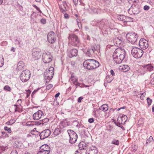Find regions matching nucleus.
<instances>
[{
    "mask_svg": "<svg viewBox=\"0 0 154 154\" xmlns=\"http://www.w3.org/2000/svg\"><path fill=\"white\" fill-rule=\"evenodd\" d=\"M153 69V66H152L150 64H148L146 65L144 67V69L147 71L150 72L152 71Z\"/></svg>",
    "mask_w": 154,
    "mask_h": 154,
    "instance_id": "28",
    "label": "nucleus"
},
{
    "mask_svg": "<svg viewBox=\"0 0 154 154\" xmlns=\"http://www.w3.org/2000/svg\"><path fill=\"white\" fill-rule=\"evenodd\" d=\"M10 121L11 122V124H12L16 122V120H15V119H12L10 120Z\"/></svg>",
    "mask_w": 154,
    "mask_h": 154,
    "instance_id": "52",
    "label": "nucleus"
},
{
    "mask_svg": "<svg viewBox=\"0 0 154 154\" xmlns=\"http://www.w3.org/2000/svg\"><path fill=\"white\" fill-rule=\"evenodd\" d=\"M49 120L48 118H45L37 122V124L38 125L41 124H42V125H46L47 124V123L49 121Z\"/></svg>",
    "mask_w": 154,
    "mask_h": 154,
    "instance_id": "23",
    "label": "nucleus"
},
{
    "mask_svg": "<svg viewBox=\"0 0 154 154\" xmlns=\"http://www.w3.org/2000/svg\"><path fill=\"white\" fill-rule=\"evenodd\" d=\"M77 53L78 50L74 48L70 50H67L68 55L70 58L77 56Z\"/></svg>",
    "mask_w": 154,
    "mask_h": 154,
    "instance_id": "19",
    "label": "nucleus"
},
{
    "mask_svg": "<svg viewBox=\"0 0 154 154\" xmlns=\"http://www.w3.org/2000/svg\"><path fill=\"white\" fill-rule=\"evenodd\" d=\"M60 94V93L59 92H58L56 94V95L55 96V97H59Z\"/></svg>",
    "mask_w": 154,
    "mask_h": 154,
    "instance_id": "60",
    "label": "nucleus"
},
{
    "mask_svg": "<svg viewBox=\"0 0 154 154\" xmlns=\"http://www.w3.org/2000/svg\"><path fill=\"white\" fill-rule=\"evenodd\" d=\"M4 65V63L2 61H0V67H2Z\"/></svg>",
    "mask_w": 154,
    "mask_h": 154,
    "instance_id": "59",
    "label": "nucleus"
},
{
    "mask_svg": "<svg viewBox=\"0 0 154 154\" xmlns=\"http://www.w3.org/2000/svg\"><path fill=\"white\" fill-rule=\"evenodd\" d=\"M110 73L112 75H115V73L114 72V71L112 69H111L110 71Z\"/></svg>",
    "mask_w": 154,
    "mask_h": 154,
    "instance_id": "54",
    "label": "nucleus"
},
{
    "mask_svg": "<svg viewBox=\"0 0 154 154\" xmlns=\"http://www.w3.org/2000/svg\"><path fill=\"white\" fill-rule=\"evenodd\" d=\"M63 131V130L61 128H57L55 129L53 133L54 135L55 136H57L61 133Z\"/></svg>",
    "mask_w": 154,
    "mask_h": 154,
    "instance_id": "25",
    "label": "nucleus"
},
{
    "mask_svg": "<svg viewBox=\"0 0 154 154\" xmlns=\"http://www.w3.org/2000/svg\"><path fill=\"white\" fill-rule=\"evenodd\" d=\"M71 81H73V83L75 85L77 82L78 80L77 79L75 78L74 79H71Z\"/></svg>",
    "mask_w": 154,
    "mask_h": 154,
    "instance_id": "46",
    "label": "nucleus"
},
{
    "mask_svg": "<svg viewBox=\"0 0 154 154\" xmlns=\"http://www.w3.org/2000/svg\"><path fill=\"white\" fill-rule=\"evenodd\" d=\"M146 100L147 101L148 105V106H149L151 104L152 100L149 97L147 98Z\"/></svg>",
    "mask_w": 154,
    "mask_h": 154,
    "instance_id": "39",
    "label": "nucleus"
},
{
    "mask_svg": "<svg viewBox=\"0 0 154 154\" xmlns=\"http://www.w3.org/2000/svg\"><path fill=\"white\" fill-rule=\"evenodd\" d=\"M113 42L117 46H121L124 44V40L121 37H116L114 39Z\"/></svg>",
    "mask_w": 154,
    "mask_h": 154,
    "instance_id": "15",
    "label": "nucleus"
},
{
    "mask_svg": "<svg viewBox=\"0 0 154 154\" xmlns=\"http://www.w3.org/2000/svg\"><path fill=\"white\" fill-rule=\"evenodd\" d=\"M89 49L90 50V52H92L93 53L96 51V49L94 47H93L91 49Z\"/></svg>",
    "mask_w": 154,
    "mask_h": 154,
    "instance_id": "48",
    "label": "nucleus"
},
{
    "mask_svg": "<svg viewBox=\"0 0 154 154\" xmlns=\"http://www.w3.org/2000/svg\"><path fill=\"white\" fill-rule=\"evenodd\" d=\"M11 154H18V153L17 151L14 150L11 151Z\"/></svg>",
    "mask_w": 154,
    "mask_h": 154,
    "instance_id": "49",
    "label": "nucleus"
},
{
    "mask_svg": "<svg viewBox=\"0 0 154 154\" xmlns=\"http://www.w3.org/2000/svg\"><path fill=\"white\" fill-rule=\"evenodd\" d=\"M78 26L79 28H80V27H81V24L80 22H78Z\"/></svg>",
    "mask_w": 154,
    "mask_h": 154,
    "instance_id": "62",
    "label": "nucleus"
},
{
    "mask_svg": "<svg viewBox=\"0 0 154 154\" xmlns=\"http://www.w3.org/2000/svg\"><path fill=\"white\" fill-rule=\"evenodd\" d=\"M126 16L124 15H120L117 16V19L125 23Z\"/></svg>",
    "mask_w": 154,
    "mask_h": 154,
    "instance_id": "33",
    "label": "nucleus"
},
{
    "mask_svg": "<svg viewBox=\"0 0 154 154\" xmlns=\"http://www.w3.org/2000/svg\"><path fill=\"white\" fill-rule=\"evenodd\" d=\"M83 64L84 67L87 69L90 70L93 69L91 59H87L85 61Z\"/></svg>",
    "mask_w": 154,
    "mask_h": 154,
    "instance_id": "17",
    "label": "nucleus"
},
{
    "mask_svg": "<svg viewBox=\"0 0 154 154\" xmlns=\"http://www.w3.org/2000/svg\"><path fill=\"white\" fill-rule=\"evenodd\" d=\"M54 68L53 67H50L48 70L45 72V77L50 81L53 78L54 74Z\"/></svg>",
    "mask_w": 154,
    "mask_h": 154,
    "instance_id": "9",
    "label": "nucleus"
},
{
    "mask_svg": "<svg viewBox=\"0 0 154 154\" xmlns=\"http://www.w3.org/2000/svg\"><path fill=\"white\" fill-rule=\"evenodd\" d=\"M110 22H108V20H107L106 22H105V26L107 27H109V26Z\"/></svg>",
    "mask_w": 154,
    "mask_h": 154,
    "instance_id": "51",
    "label": "nucleus"
},
{
    "mask_svg": "<svg viewBox=\"0 0 154 154\" xmlns=\"http://www.w3.org/2000/svg\"><path fill=\"white\" fill-rule=\"evenodd\" d=\"M133 18L130 17L126 16L125 23H127L128 22H132Z\"/></svg>",
    "mask_w": 154,
    "mask_h": 154,
    "instance_id": "36",
    "label": "nucleus"
},
{
    "mask_svg": "<svg viewBox=\"0 0 154 154\" xmlns=\"http://www.w3.org/2000/svg\"><path fill=\"white\" fill-rule=\"evenodd\" d=\"M16 9L21 15L24 16L26 14V12L23 11V7L20 5L18 4L16 6Z\"/></svg>",
    "mask_w": 154,
    "mask_h": 154,
    "instance_id": "20",
    "label": "nucleus"
},
{
    "mask_svg": "<svg viewBox=\"0 0 154 154\" xmlns=\"http://www.w3.org/2000/svg\"><path fill=\"white\" fill-rule=\"evenodd\" d=\"M143 51L137 47H134L131 50V54L133 57L139 58L142 57L143 54Z\"/></svg>",
    "mask_w": 154,
    "mask_h": 154,
    "instance_id": "2",
    "label": "nucleus"
},
{
    "mask_svg": "<svg viewBox=\"0 0 154 154\" xmlns=\"http://www.w3.org/2000/svg\"><path fill=\"white\" fill-rule=\"evenodd\" d=\"M113 79L114 78L113 77L109 75H108L106 76L105 81L106 82L110 83L113 80Z\"/></svg>",
    "mask_w": 154,
    "mask_h": 154,
    "instance_id": "32",
    "label": "nucleus"
},
{
    "mask_svg": "<svg viewBox=\"0 0 154 154\" xmlns=\"http://www.w3.org/2000/svg\"><path fill=\"white\" fill-rule=\"evenodd\" d=\"M92 53H93L92 52H90V50L89 49H88L87 51L86 52V54L88 56H89L91 55V54Z\"/></svg>",
    "mask_w": 154,
    "mask_h": 154,
    "instance_id": "41",
    "label": "nucleus"
},
{
    "mask_svg": "<svg viewBox=\"0 0 154 154\" xmlns=\"http://www.w3.org/2000/svg\"><path fill=\"white\" fill-rule=\"evenodd\" d=\"M51 133V131L49 129H46L42 131L39 134L40 139L43 140L48 137Z\"/></svg>",
    "mask_w": 154,
    "mask_h": 154,
    "instance_id": "16",
    "label": "nucleus"
},
{
    "mask_svg": "<svg viewBox=\"0 0 154 154\" xmlns=\"http://www.w3.org/2000/svg\"><path fill=\"white\" fill-rule=\"evenodd\" d=\"M111 144L118 146L119 145V141L118 140L114 139L112 141Z\"/></svg>",
    "mask_w": 154,
    "mask_h": 154,
    "instance_id": "35",
    "label": "nucleus"
},
{
    "mask_svg": "<svg viewBox=\"0 0 154 154\" xmlns=\"http://www.w3.org/2000/svg\"><path fill=\"white\" fill-rule=\"evenodd\" d=\"M67 132L69 137V142L71 143H74L77 141L78 136L76 133L72 130H68Z\"/></svg>",
    "mask_w": 154,
    "mask_h": 154,
    "instance_id": "6",
    "label": "nucleus"
},
{
    "mask_svg": "<svg viewBox=\"0 0 154 154\" xmlns=\"http://www.w3.org/2000/svg\"><path fill=\"white\" fill-rule=\"evenodd\" d=\"M24 66L23 62L22 61H20L17 64V69L18 71L22 70L23 69Z\"/></svg>",
    "mask_w": 154,
    "mask_h": 154,
    "instance_id": "24",
    "label": "nucleus"
},
{
    "mask_svg": "<svg viewBox=\"0 0 154 154\" xmlns=\"http://www.w3.org/2000/svg\"><path fill=\"white\" fill-rule=\"evenodd\" d=\"M128 12L129 14L131 15L137 14L140 12L139 7L135 5H133L128 10Z\"/></svg>",
    "mask_w": 154,
    "mask_h": 154,
    "instance_id": "11",
    "label": "nucleus"
},
{
    "mask_svg": "<svg viewBox=\"0 0 154 154\" xmlns=\"http://www.w3.org/2000/svg\"><path fill=\"white\" fill-rule=\"evenodd\" d=\"M27 91V95L26 97H28L31 93V91L30 90H28L26 91Z\"/></svg>",
    "mask_w": 154,
    "mask_h": 154,
    "instance_id": "47",
    "label": "nucleus"
},
{
    "mask_svg": "<svg viewBox=\"0 0 154 154\" xmlns=\"http://www.w3.org/2000/svg\"><path fill=\"white\" fill-rule=\"evenodd\" d=\"M75 154H81L79 151L78 150H77L75 151Z\"/></svg>",
    "mask_w": 154,
    "mask_h": 154,
    "instance_id": "64",
    "label": "nucleus"
},
{
    "mask_svg": "<svg viewBox=\"0 0 154 154\" xmlns=\"http://www.w3.org/2000/svg\"><path fill=\"white\" fill-rule=\"evenodd\" d=\"M88 121L89 122L91 123L94 122V119L93 118H90L89 119Z\"/></svg>",
    "mask_w": 154,
    "mask_h": 154,
    "instance_id": "50",
    "label": "nucleus"
},
{
    "mask_svg": "<svg viewBox=\"0 0 154 154\" xmlns=\"http://www.w3.org/2000/svg\"><path fill=\"white\" fill-rule=\"evenodd\" d=\"M126 36L128 41L132 44H134L137 40V35L134 32L128 33L126 34Z\"/></svg>",
    "mask_w": 154,
    "mask_h": 154,
    "instance_id": "5",
    "label": "nucleus"
},
{
    "mask_svg": "<svg viewBox=\"0 0 154 154\" xmlns=\"http://www.w3.org/2000/svg\"><path fill=\"white\" fill-rule=\"evenodd\" d=\"M126 54V52L124 49L118 48L115 50L113 55L114 61L117 64L121 63L125 57Z\"/></svg>",
    "mask_w": 154,
    "mask_h": 154,
    "instance_id": "1",
    "label": "nucleus"
},
{
    "mask_svg": "<svg viewBox=\"0 0 154 154\" xmlns=\"http://www.w3.org/2000/svg\"><path fill=\"white\" fill-rule=\"evenodd\" d=\"M128 119L127 116L122 114H120L117 119V122H115V123L117 126L119 125L125 124Z\"/></svg>",
    "mask_w": 154,
    "mask_h": 154,
    "instance_id": "7",
    "label": "nucleus"
},
{
    "mask_svg": "<svg viewBox=\"0 0 154 154\" xmlns=\"http://www.w3.org/2000/svg\"><path fill=\"white\" fill-rule=\"evenodd\" d=\"M4 89L5 90H7L9 91H11V88L8 86H5L4 88Z\"/></svg>",
    "mask_w": 154,
    "mask_h": 154,
    "instance_id": "40",
    "label": "nucleus"
},
{
    "mask_svg": "<svg viewBox=\"0 0 154 154\" xmlns=\"http://www.w3.org/2000/svg\"><path fill=\"white\" fill-rule=\"evenodd\" d=\"M150 7L148 5H145L143 7V9L144 10L147 11L149 9Z\"/></svg>",
    "mask_w": 154,
    "mask_h": 154,
    "instance_id": "45",
    "label": "nucleus"
},
{
    "mask_svg": "<svg viewBox=\"0 0 154 154\" xmlns=\"http://www.w3.org/2000/svg\"><path fill=\"white\" fill-rule=\"evenodd\" d=\"M97 150L96 146H92L91 147L89 150V152L90 154H97Z\"/></svg>",
    "mask_w": 154,
    "mask_h": 154,
    "instance_id": "21",
    "label": "nucleus"
},
{
    "mask_svg": "<svg viewBox=\"0 0 154 154\" xmlns=\"http://www.w3.org/2000/svg\"><path fill=\"white\" fill-rule=\"evenodd\" d=\"M92 63V68L94 69L97 68L99 66V63L98 61L94 59H91Z\"/></svg>",
    "mask_w": 154,
    "mask_h": 154,
    "instance_id": "22",
    "label": "nucleus"
},
{
    "mask_svg": "<svg viewBox=\"0 0 154 154\" xmlns=\"http://www.w3.org/2000/svg\"><path fill=\"white\" fill-rule=\"evenodd\" d=\"M15 44L18 45L20 47H21L23 45V42L20 38H17L15 41Z\"/></svg>",
    "mask_w": 154,
    "mask_h": 154,
    "instance_id": "30",
    "label": "nucleus"
},
{
    "mask_svg": "<svg viewBox=\"0 0 154 154\" xmlns=\"http://www.w3.org/2000/svg\"><path fill=\"white\" fill-rule=\"evenodd\" d=\"M42 116H44L43 112L39 110L33 114V118L34 120H38L42 117Z\"/></svg>",
    "mask_w": 154,
    "mask_h": 154,
    "instance_id": "18",
    "label": "nucleus"
},
{
    "mask_svg": "<svg viewBox=\"0 0 154 154\" xmlns=\"http://www.w3.org/2000/svg\"><path fill=\"white\" fill-rule=\"evenodd\" d=\"M82 99H83V97H79L78 99V102H79V103L81 102V100Z\"/></svg>",
    "mask_w": 154,
    "mask_h": 154,
    "instance_id": "53",
    "label": "nucleus"
},
{
    "mask_svg": "<svg viewBox=\"0 0 154 154\" xmlns=\"http://www.w3.org/2000/svg\"><path fill=\"white\" fill-rule=\"evenodd\" d=\"M47 40L51 44H53L56 42L55 35L53 32H51L48 33L47 35Z\"/></svg>",
    "mask_w": 154,
    "mask_h": 154,
    "instance_id": "14",
    "label": "nucleus"
},
{
    "mask_svg": "<svg viewBox=\"0 0 154 154\" xmlns=\"http://www.w3.org/2000/svg\"><path fill=\"white\" fill-rule=\"evenodd\" d=\"M73 2L74 4L75 5H76V4L78 2V0H73Z\"/></svg>",
    "mask_w": 154,
    "mask_h": 154,
    "instance_id": "57",
    "label": "nucleus"
},
{
    "mask_svg": "<svg viewBox=\"0 0 154 154\" xmlns=\"http://www.w3.org/2000/svg\"><path fill=\"white\" fill-rule=\"evenodd\" d=\"M66 3H63L62 5H61L60 6V8L61 11L63 12H65L66 11Z\"/></svg>",
    "mask_w": 154,
    "mask_h": 154,
    "instance_id": "31",
    "label": "nucleus"
},
{
    "mask_svg": "<svg viewBox=\"0 0 154 154\" xmlns=\"http://www.w3.org/2000/svg\"><path fill=\"white\" fill-rule=\"evenodd\" d=\"M121 67V68L120 69H121V70L124 72L128 71L130 69L128 65H123Z\"/></svg>",
    "mask_w": 154,
    "mask_h": 154,
    "instance_id": "29",
    "label": "nucleus"
},
{
    "mask_svg": "<svg viewBox=\"0 0 154 154\" xmlns=\"http://www.w3.org/2000/svg\"><path fill=\"white\" fill-rule=\"evenodd\" d=\"M30 75L29 71L28 70H25L21 72L20 75V78L23 82H26L29 79Z\"/></svg>",
    "mask_w": 154,
    "mask_h": 154,
    "instance_id": "3",
    "label": "nucleus"
},
{
    "mask_svg": "<svg viewBox=\"0 0 154 154\" xmlns=\"http://www.w3.org/2000/svg\"><path fill=\"white\" fill-rule=\"evenodd\" d=\"M50 152V148L47 145H43L39 148L37 154H49Z\"/></svg>",
    "mask_w": 154,
    "mask_h": 154,
    "instance_id": "8",
    "label": "nucleus"
},
{
    "mask_svg": "<svg viewBox=\"0 0 154 154\" xmlns=\"http://www.w3.org/2000/svg\"><path fill=\"white\" fill-rule=\"evenodd\" d=\"M41 51L38 48H33L32 50V58L35 60L40 58L41 55Z\"/></svg>",
    "mask_w": 154,
    "mask_h": 154,
    "instance_id": "12",
    "label": "nucleus"
},
{
    "mask_svg": "<svg viewBox=\"0 0 154 154\" xmlns=\"http://www.w3.org/2000/svg\"><path fill=\"white\" fill-rule=\"evenodd\" d=\"M40 21L42 23L45 24L46 23V20L45 19L42 18L41 19Z\"/></svg>",
    "mask_w": 154,
    "mask_h": 154,
    "instance_id": "44",
    "label": "nucleus"
},
{
    "mask_svg": "<svg viewBox=\"0 0 154 154\" xmlns=\"http://www.w3.org/2000/svg\"><path fill=\"white\" fill-rule=\"evenodd\" d=\"M64 17L66 18H69V16L68 14H64Z\"/></svg>",
    "mask_w": 154,
    "mask_h": 154,
    "instance_id": "58",
    "label": "nucleus"
},
{
    "mask_svg": "<svg viewBox=\"0 0 154 154\" xmlns=\"http://www.w3.org/2000/svg\"><path fill=\"white\" fill-rule=\"evenodd\" d=\"M150 83L152 85H154V78H153L151 80Z\"/></svg>",
    "mask_w": 154,
    "mask_h": 154,
    "instance_id": "55",
    "label": "nucleus"
},
{
    "mask_svg": "<svg viewBox=\"0 0 154 154\" xmlns=\"http://www.w3.org/2000/svg\"><path fill=\"white\" fill-rule=\"evenodd\" d=\"M52 57L50 52L43 53L42 55V59L43 62L45 63H50L52 60Z\"/></svg>",
    "mask_w": 154,
    "mask_h": 154,
    "instance_id": "10",
    "label": "nucleus"
},
{
    "mask_svg": "<svg viewBox=\"0 0 154 154\" xmlns=\"http://www.w3.org/2000/svg\"><path fill=\"white\" fill-rule=\"evenodd\" d=\"M126 108V107L125 106H123V107H121V108H118V109H117V110H120L121 109H125V108Z\"/></svg>",
    "mask_w": 154,
    "mask_h": 154,
    "instance_id": "61",
    "label": "nucleus"
},
{
    "mask_svg": "<svg viewBox=\"0 0 154 154\" xmlns=\"http://www.w3.org/2000/svg\"><path fill=\"white\" fill-rule=\"evenodd\" d=\"M4 129L5 131H7L9 133H11V128H8L7 127L5 126L4 128Z\"/></svg>",
    "mask_w": 154,
    "mask_h": 154,
    "instance_id": "38",
    "label": "nucleus"
},
{
    "mask_svg": "<svg viewBox=\"0 0 154 154\" xmlns=\"http://www.w3.org/2000/svg\"><path fill=\"white\" fill-rule=\"evenodd\" d=\"M40 88H38V89H37L36 90H35L34 91L32 92V95L33 94H35L36 92H37V91Z\"/></svg>",
    "mask_w": 154,
    "mask_h": 154,
    "instance_id": "56",
    "label": "nucleus"
},
{
    "mask_svg": "<svg viewBox=\"0 0 154 154\" xmlns=\"http://www.w3.org/2000/svg\"><path fill=\"white\" fill-rule=\"evenodd\" d=\"M86 145L84 142H80L79 145V149L80 150H85L86 148Z\"/></svg>",
    "mask_w": 154,
    "mask_h": 154,
    "instance_id": "26",
    "label": "nucleus"
},
{
    "mask_svg": "<svg viewBox=\"0 0 154 154\" xmlns=\"http://www.w3.org/2000/svg\"><path fill=\"white\" fill-rule=\"evenodd\" d=\"M108 109V106L107 104H104L99 108L100 110L103 112L106 111Z\"/></svg>",
    "mask_w": 154,
    "mask_h": 154,
    "instance_id": "27",
    "label": "nucleus"
},
{
    "mask_svg": "<svg viewBox=\"0 0 154 154\" xmlns=\"http://www.w3.org/2000/svg\"><path fill=\"white\" fill-rule=\"evenodd\" d=\"M153 140V137L152 136H150L149 138L147 139L146 140V144H149L150 142Z\"/></svg>",
    "mask_w": 154,
    "mask_h": 154,
    "instance_id": "37",
    "label": "nucleus"
},
{
    "mask_svg": "<svg viewBox=\"0 0 154 154\" xmlns=\"http://www.w3.org/2000/svg\"><path fill=\"white\" fill-rule=\"evenodd\" d=\"M80 84L79 82H78L75 85V86H76V87L77 86H80Z\"/></svg>",
    "mask_w": 154,
    "mask_h": 154,
    "instance_id": "63",
    "label": "nucleus"
},
{
    "mask_svg": "<svg viewBox=\"0 0 154 154\" xmlns=\"http://www.w3.org/2000/svg\"><path fill=\"white\" fill-rule=\"evenodd\" d=\"M139 45L140 48L143 50L146 49L149 46L148 42L143 38H142L140 40Z\"/></svg>",
    "mask_w": 154,
    "mask_h": 154,
    "instance_id": "13",
    "label": "nucleus"
},
{
    "mask_svg": "<svg viewBox=\"0 0 154 154\" xmlns=\"http://www.w3.org/2000/svg\"><path fill=\"white\" fill-rule=\"evenodd\" d=\"M107 22V20L104 19L101 20L100 22V24L101 27H104L105 26V22Z\"/></svg>",
    "mask_w": 154,
    "mask_h": 154,
    "instance_id": "34",
    "label": "nucleus"
},
{
    "mask_svg": "<svg viewBox=\"0 0 154 154\" xmlns=\"http://www.w3.org/2000/svg\"><path fill=\"white\" fill-rule=\"evenodd\" d=\"M53 87V85L50 84L46 86V89L48 90H49L51 88H52Z\"/></svg>",
    "mask_w": 154,
    "mask_h": 154,
    "instance_id": "43",
    "label": "nucleus"
},
{
    "mask_svg": "<svg viewBox=\"0 0 154 154\" xmlns=\"http://www.w3.org/2000/svg\"><path fill=\"white\" fill-rule=\"evenodd\" d=\"M68 38L69 43L72 46H77L79 43V41L78 37L74 34H70Z\"/></svg>",
    "mask_w": 154,
    "mask_h": 154,
    "instance_id": "4",
    "label": "nucleus"
},
{
    "mask_svg": "<svg viewBox=\"0 0 154 154\" xmlns=\"http://www.w3.org/2000/svg\"><path fill=\"white\" fill-rule=\"evenodd\" d=\"M147 2L151 5H154V0H148Z\"/></svg>",
    "mask_w": 154,
    "mask_h": 154,
    "instance_id": "42",
    "label": "nucleus"
}]
</instances>
